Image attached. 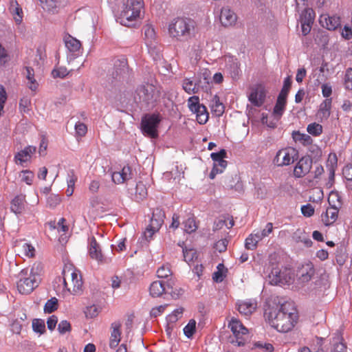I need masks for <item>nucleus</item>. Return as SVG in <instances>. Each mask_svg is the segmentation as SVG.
I'll use <instances>...</instances> for the list:
<instances>
[{
    "mask_svg": "<svg viewBox=\"0 0 352 352\" xmlns=\"http://www.w3.org/2000/svg\"><path fill=\"white\" fill-rule=\"evenodd\" d=\"M165 217L164 210L156 208L153 212L150 223L155 229H160L164 223Z\"/></svg>",
    "mask_w": 352,
    "mask_h": 352,
    "instance_id": "nucleus-27",
    "label": "nucleus"
},
{
    "mask_svg": "<svg viewBox=\"0 0 352 352\" xmlns=\"http://www.w3.org/2000/svg\"><path fill=\"white\" fill-rule=\"evenodd\" d=\"M89 254L92 259L97 261L99 263L106 262V258L102 254L101 248L95 237H91L89 245Z\"/></svg>",
    "mask_w": 352,
    "mask_h": 352,
    "instance_id": "nucleus-15",
    "label": "nucleus"
},
{
    "mask_svg": "<svg viewBox=\"0 0 352 352\" xmlns=\"http://www.w3.org/2000/svg\"><path fill=\"white\" fill-rule=\"evenodd\" d=\"M25 195H16L11 201L10 209L15 214H21L25 208Z\"/></svg>",
    "mask_w": 352,
    "mask_h": 352,
    "instance_id": "nucleus-26",
    "label": "nucleus"
},
{
    "mask_svg": "<svg viewBox=\"0 0 352 352\" xmlns=\"http://www.w3.org/2000/svg\"><path fill=\"white\" fill-rule=\"evenodd\" d=\"M213 104L212 105V111L216 114L217 116H221L224 112V106L219 102V98L215 96L213 100Z\"/></svg>",
    "mask_w": 352,
    "mask_h": 352,
    "instance_id": "nucleus-46",
    "label": "nucleus"
},
{
    "mask_svg": "<svg viewBox=\"0 0 352 352\" xmlns=\"http://www.w3.org/2000/svg\"><path fill=\"white\" fill-rule=\"evenodd\" d=\"M165 289L164 284L160 280L153 281L149 287L151 296L155 298L162 296L164 293Z\"/></svg>",
    "mask_w": 352,
    "mask_h": 352,
    "instance_id": "nucleus-30",
    "label": "nucleus"
},
{
    "mask_svg": "<svg viewBox=\"0 0 352 352\" xmlns=\"http://www.w3.org/2000/svg\"><path fill=\"white\" fill-rule=\"evenodd\" d=\"M237 16L236 14L228 7H225L221 9L220 21L223 26L228 27L234 25Z\"/></svg>",
    "mask_w": 352,
    "mask_h": 352,
    "instance_id": "nucleus-20",
    "label": "nucleus"
},
{
    "mask_svg": "<svg viewBox=\"0 0 352 352\" xmlns=\"http://www.w3.org/2000/svg\"><path fill=\"white\" fill-rule=\"evenodd\" d=\"M314 41L318 45L325 47L328 45L329 39L326 32L318 31L315 36Z\"/></svg>",
    "mask_w": 352,
    "mask_h": 352,
    "instance_id": "nucleus-34",
    "label": "nucleus"
},
{
    "mask_svg": "<svg viewBox=\"0 0 352 352\" xmlns=\"http://www.w3.org/2000/svg\"><path fill=\"white\" fill-rule=\"evenodd\" d=\"M286 299L283 296H272L265 308V320L279 332L286 331L285 305Z\"/></svg>",
    "mask_w": 352,
    "mask_h": 352,
    "instance_id": "nucleus-1",
    "label": "nucleus"
},
{
    "mask_svg": "<svg viewBox=\"0 0 352 352\" xmlns=\"http://www.w3.org/2000/svg\"><path fill=\"white\" fill-rule=\"evenodd\" d=\"M268 278L270 283L273 285L283 286L286 283V276L278 267L272 268Z\"/></svg>",
    "mask_w": 352,
    "mask_h": 352,
    "instance_id": "nucleus-21",
    "label": "nucleus"
},
{
    "mask_svg": "<svg viewBox=\"0 0 352 352\" xmlns=\"http://www.w3.org/2000/svg\"><path fill=\"white\" fill-rule=\"evenodd\" d=\"M36 151V146H28L14 155V161L16 164L24 166L25 163L30 162L32 155H34Z\"/></svg>",
    "mask_w": 352,
    "mask_h": 352,
    "instance_id": "nucleus-13",
    "label": "nucleus"
},
{
    "mask_svg": "<svg viewBox=\"0 0 352 352\" xmlns=\"http://www.w3.org/2000/svg\"><path fill=\"white\" fill-rule=\"evenodd\" d=\"M60 197L58 195H50L47 199V204L50 207H55L60 204Z\"/></svg>",
    "mask_w": 352,
    "mask_h": 352,
    "instance_id": "nucleus-60",
    "label": "nucleus"
},
{
    "mask_svg": "<svg viewBox=\"0 0 352 352\" xmlns=\"http://www.w3.org/2000/svg\"><path fill=\"white\" fill-rule=\"evenodd\" d=\"M265 97L264 88L261 85L253 88L250 96V101L255 106H261Z\"/></svg>",
    "mask_w": 352,
    "mask_h": 352,
    "instance_id": "nucleus-22",
    "label": "nucleus"
},
{
    "mask_svg": "<svg viewBox=\"0 0 352 352\" xmlns=\"http://www.w3.org/2000/svg\"><path fill=\"white\" fill-rule=\"evenodd\" d=\"M148 195V190L146 185L142 182L137 183L135 192L133 194V199L137 202L144 200Z\"/></svg>",
    "mask_w": 352,
    "mask_h": 352,
    "instance_id": "nucleus-28",
    "label": "nucleus"
},
{
    "mask_svg": "<svg viewBox=\"0 0 352 352\" xmlns=\"http://www.w3.org/2000/svg\"><path fill=\"white\" fill-rule=\"evenodd\" d=\"M273 163L277 166H283L286 164V148H282L277 152Z\"/></svg>",
    "mask_w": 352,
    "mask_h": 352,
    "instance_id": "nucleus-36",
    "label": "nucleus"
},
{
    "mask_svg": "<svg viewBox=\"0 0 352 352\" xmlns=\"http://www.w3.org/2000/svg\"><path fill=\"white\" fill-rule=\"evenodd\" d=\"M286 102V78L283 82V88L277 99V102L274 108L273 116L278 119L283 113L284 106Z\"/></svg>",
    "mask_w": 352,
    "mask_h": 352,
    "instance_id": "nucleus-17",
    "label": "nucleus"
},
{
    "mask_svg": "<svg viewBox=\"0 0 352 352\" xmlns=\"http://www.w3.org/2000/svg\"><path fill=\"white\" fill-rule=\"evenodd\" d=\"M168 305H160L151 309L150 314L152 317H157L161 315L167 307Z\"/></svg>",
    "mask_w": 352,
    "mask_h": 352,
    "instance_id": "nucleus-56",
    "label": "nucleus"
},
{
    "mask_svg": "<svg viewBox=\"0 0 352 352\" xmlns=\"http://www.w3.org/2000/svg\"><path fill=\"white\" fill-rule=\"evenodd\" d=\"M140 102L150 103L154 100L155 88L151 84H146L140 86L136 91Z\"/></svg>",
    "mask_w": 352,
    "mask_h": 352,
    "instance_id": "nucleus-10",
    "label": "nucleus"
},
{
    "mask_svg": "<svg viewBox=\"0 0 352 352\" xmlns=\"http://www.w3.org/2000/svg\"><path fill=\"white\" fill-rule=\"evenodd\" d=\"M287 320L289 322V324L287 323V332H289L295 327L299 321L298 312L293 304L291 311L287 312Z\"/></svg>",
    "mask_w": 352,
    "mask_h": 352,
    "instance_id": "nucleus-31",
    "label": "nucleus"
},
{
    "mask_svg": "<svg viewBox=\"0 0 352 352\" xmlns=\"http://www.w3.org/2000/svg\"><path fill=\"white\" fill-rule=\"evenodd\" d=\"M182 87L184 90L189 94H195L198 91L196 84H195L190 78H185L184 80Z\"/></svg>",
    "mask_w": 352,
    "mask_h": 352,
    "instance_id": "nucleus-37",
    "label": "nucleus"
},
{
    "mask_svg": "<svg viewBox=\"0 0 352 352\" xmlns=\"http://www.w3.org/2000/svg\"><path fill=\"white\" fill-rule=\"evenodd\" d=\"M78 179L77 176L75 174L74 170H71L68 172L67 178V184L68 186L74 187L75 184Z\"/></svg>",
    "mask_w": 352,
    "mask_h": 352,
    "instance_id": "nucleus-57",
    "label": "nucleus"
},
{
    "mask_svg": "<svg viewBox=\"0 0 352 352\" xmlns=\"http://www.w3.org/2000/svg\"><path fill=\"white\" fill-rule=\"evenodd\" d=\"M307 129L309 134L315 136H317L322 133V125L316 122L309 124Z\"/></svg>",
    "mask_w": 352,
    "mask_h": 352,
    "instance_id": "nucleus-51",
    "label": "nucleus"
},
{
    "mask_svg": "<svg viewBox=\"0 0 352 352\" xmlns=\"http://www.w3.org/2000/svg\"><path fill=\"white\" fill-rule=\"evenodd\" d=\"M172 274V272L169 265H163L157 270V276L158 278H166Z\"/></svg>",
    "mask_w": 352,
    "mask_h": 352,
    "instance_id": "nucleus-49",
    "label": "nucleus"
},
{
    "mask_svg": "<svg viewBox=\"0 0 352 352\" xmlns=\"http://www.w3.org/2000/svg\"><path fill=\"white\" fill-rule=\"evenodd\" d=\"M188 107L189 109L196 114L197 122L200 124L206 123L208 120L209 114L206 107L199 102V98L193 96L188 99Z\"/></svg>",
    "mask_w": 352,
    "mask_h": 352,
    "instance_id": "nucleus-8",
    "label": "nucleus"
},
{
    "mask_svg": "<svg viewBox=\"0 0 352 352\" xmlns=\"http://www.w3.org/2000/svg\"><path fill=\"white\" fill-rule=\"evenodd\" d=\"M226 69L229 72L232 78H236L240 72L239 63L233 56L226 57Z\"/></svg>",
    "mask_w": 352,
    "mask_h": 352,
    "instance_id": "nucleus-24",
    "label": "nucleus"
},
{
    "mask_svg": "<svg viewBox=\"0 0 352 352\" xmlns=\"http://www.w3.org/2000/svg\"><path fill=\"white\" fill-rule=\"evenodd\" d=\"M184 231L187 233H192L196 231L197 226L195 220L192 217H189L184 223Z\"/></svg>",
    "mask_w": 352,
    "mask_h": 352,
    "instance_id": "nucleus-41",
    "label": "nucleus"
},
{
    "mask_svg": "<svg viewBox=\"0 0 352 352\" xmlns=\"http://www.w3.org/2000/svg\"><path fill=\"white\" fill-rule=\"evenodd\" d=\"M194 30V22L190 19L177 17L171 20L168 25V34L177 41L188 40Z\"/></svg>",
    "mask_w": 352,
    "mask_h": 352,
    "instance_id": "nucleus-2",
    "label": "nucleus"
},
{
    "mask_svg": "<svg viewBox=\"0 0 352 352\" xmlns=\"http://www.w3.org/2000/svg\"><path fill=\"white\" fill-rule=\"evenodd\" d=\"M19 177L22 182L28 185H32L34 179V173L29 170H23L21 172Z\"/></svg>",
    "mask_w": 352,
    "mask_h": 352,
    "instance_id": "nucleus-39",
    "label": "nucleus"
},
{
    "mask_svg": "<svg viewBox=\"0 0 352 352\" xmlns=\"http://www.w3.org/2000/svg\"><path fill=\"white\" fill-rule=\"evenodd\" d=\"M162 120L159 113L145 114L141 120V130L143 134L151 138L158 137V126Z\"/></svg>",
    "mask_w": 352,
    "mask_h": 352,
    "instance_id": "nucleus-6",
    "label": "nucleus"
},
{
    "mask_svg": "<svg viewBox=\"0 0 352 352\" xmlns=\"http://www.w3.org/2000/svg\"><path fill=\"white\" fill-rule=\"evenodd\" d=\"M328 202L331 207H333V204L341 202L340 197L337 192H331L328 197Z\"/></svg>",
    "mask_w": 352,
    "mask_h": 352,
    "instance_id": "nucleus-63",
    "label": "nucleus"
},
{
    "mask_svg": "<svg viewBox=\"0 0 352 352\" xmlns=\"http://www.w3.org/2000/svg\"><path fill=\"white\" fill-rule=\"evenodd\" d=\"M258 302L256 299L249 298L238 300L236 302L237 310L241 315L250 316L256 310Z\"/></svg>",
    "mask_w": 352,
    "mask_h": 352,
    "instance_id": "nucleus-11",
    "label": "nucleus"
},
{
    "mask_svg": "<svg viewBox=\"0 0 352 352\" xmlns=\"http://www.w3.org/2000/svg\"><path fill=\"white\" fill-rule=\"evenodd\" d=\"M210 157L214 161V165L210 173V178L214 179L216 175L223 173L226 168L228 162L224 159L227 157V153L225 149H221L217 153H212Z\"/></svg>",
    "mask_w": 352,
    "mask_h": 352,
    "instance_id": "nucleus-9",
    "label": "nucleus"
},
{
    "mask_svg": "<svg viewBox=\"0 0 352 352\" xmlns=\"http://www.w3.org/2000/svg\"><path fill=\"white\" fill-rule=\"evenodd\" d=\"M320 23L329 30H335L340 26V19L336 16L323 14L320 16Z\"/></svg>",
    "mask_w": 352,
    "mask_h": 352,
    "instance_id": "nucleus-19",
    "label": "nucleus"
},
{
    "mask_svg": "<svg viewBox=\"0 0 352 352\" xmlns=\"http://www.w3.org/2000/svg\"><path fill=\"white\" fill-rule=\"evenodd\" d=\"M26 70V78L28 80V87L32 91H36L38 87V83L34 79V69L31 67H27L25 68Z\"/></svg>",
    "mask_w": 352,
    "mask_h": 352,
    "instance_id": "nucleus-33",
    "label": "nucleus"
},
{
    "mask_svg": "<svg viewBox=\"0 0 352 352\" xmlns=\"http://www.w3.org/2000/svg\"><path fill=\"white\" fill-rule=\"evenodd\" d=\"M217 270L214 272L212 275V279L216 283H221L225 277L226 276L227 270H225V267L223 264L219 263L217 265Z\"/></svg>",
    "mask_w": 352,
    "mask_h": 352,
    "instance_id": "nucleus-35",
    "label": "nucleus"
},
{
    "mask_svg": "<svg viewBox=\"0 0 352 352\" xmlns=\"http://www.w3.org/2000/svg\"><path fill=\"white\" fill-rule=\"evenodd\" d=\"M144 8L143 0H126L120 14V23L130 27L140 18L141 11Z\"/></svg>",
    "mask_w": 352,
    "mask_h": 352,
    "instance_id": "nucleus-4",
    "label": "nucleus"
},
{
    "mask_svg": "<svg viewBox=\"0 0 352 352\" xmlns=\"http://www.w3.org/2000/svg\"><path fill=\"white\" fill-rule=\"evenodd\" d=\"M235 340L232 342H236L238 346H243L246 340L249 338L248 329L242 324V322L237 318H232L228 324Z\"/></svg>",
    "mask_w": 352,
    "mask_h": 352,
    "instance_id": "nucleus-7",
    "label": "nucleus"
},
{
    "mask_svg": "<svg viewBox=\"0 0 352 352\" xmlns=\"http://www.w3.org/2000/svg\"><path fill=\"white\" fill-rule=\"evenodd\" d=\"M144 35L146 43L149 45H151L152 42L155 40V32L151 25L144 26Z\"/></svg>",
    "mask_w": 352,
    "mask_h": 352,
    "instance_id": "nucleus-43",
    "label": "nucleus"
},
{
    "mask_svg": "<svg viewBox=\"0 0 352 352\" xmlns=\"http://www.w3.org/2000/svg\"><path fill=\"white\" fill-rule=\"evenodd\" d=\"M75 136L78 140L84 137L87 132V127L86 124L81 122H76L75 124Z\"/></svg>",
    "mask_w": 352,
    "mask_h": 352,
    "instance_id": "nucleus-42",
    "label": "nucleus"
},
{
    "mask_svg": "<svg viewBox=\"0 0 352 352\" xmlns=\"http://www.w3.org/2000/svg\"><path fill=\"white\" fill-rule=\"evenodd\" d=\"M301 211L304 216L308 217H311L314 214V208L309 204L302 206Z\"/></svg>",
    "mask_w": 352,
    "mask_h": 352,
    "instance_id": "nucleus-61",
    "label": "nucleus"
},
{
    "mask_svg": "<svg viewBox=\"0 0 352 352\" xmlns=\"http://www.w3.org/2000/svg\"><path fill=\"white\" fill-rule=\"evenodd\" d=\"M315 274V270L311 263H307L299 267L296 270L295 276H292L291 273H289V278H287V286L291 284L295 283L296 285L292 287V289H298L302 286L305 283L309 282Z\"/></svg>",
    "mask_w": 352,
    "mask_h": 352,
    "instance_id": "nucleus-5",
    "label": "nucleus"
},
{
    "mask_svg": "<svg viewBox=\"0 0 352 352\" xmlns=\"http://www.w3.org/2000/svg\"><path fill=\"white\" fill-rule=\"evenodd\" d=\"M58 309V300L56 298H52L48 300L45 306L44 311L50 314Z\"/></svg>",
    "mask_w": 352,
    "mask_h": 352,
    "instance_id": "nucleus-47",
    "label": "nucleus"
},
{
    "mask_svg": "<svg viewBox=\"0 0 352 352\" xmlns=\"http://www.w3.org/2000/svg\"><path fill=\"white\" fill-rule=\"evenodd\" d=\"M131 168L126 165L120 171H115L111 175V179L114 184H121L132 178Z\"/></svg>",
    "mask_w": 352,
    "mask_h": 352,
    "instance_id": "nucleus-16",
    "label": "nucleus"
},
{
    "mask_svg": "<svg viewBox=\"0 0 352 352\" xmlns=\"http://www.w3.org/2000/svg\"><path fill=\"white\" fill-rule=\"evenodd\" d=\"M272 230L273 224L272 223H268L263 230L255 231V236L261 241L263 238L267 236L270 233H272Z\"/></svg>",
    "mask_w": 352,
    "mask_h": 352,
    "instance_id": "nucleus-45",
    "label": "nucleus"
},
{
    "mask_svg": "<svg viewBox=\"0 0 352 352\" xmlns=\"http://www.w3.org/2000/svg\"><path fill=\"white\" fill-rule=\"evenodd\" d=\"M260 241V239L255 236V231L250 234L245 239V246L248 250H254L257 246V243Z\"/></svg>",
    "mask_w": 352,
    "mask_h": 352,
    "instance_id": "nucleus-38",
    "label": "nucleus"
},
{
    "mask_svg": "<svg viewBox=\"0 0 352 352\" xmlns=\"http://www.w3.org/2000/svg\"><path fill=\"white\" fill-rule=\"evenodd\" d=\"M183 254L184 261L187 263H190L193 261L194 258H197V253L195 250H184L183 249Z\"/></svg>",
    "mask_w": 352,
    "mask_h": 352,
    "instance_id": "nucleus-54",
    "label": "nucleus"
},
{
    "mask_svg": "<svg viewBox=\"0 0 352 352\" xmlns=\"http://www.w3.org/2000/svg\"><path fill=\"white\" fill-rule=\"evenodd\" d=\"M8 10L16 23L20 24L23 21V12L18 1L16 0H10Z\"/></svg>",
    "mask_w": 352,
    "mask_h": 352,
    "instance_id": "nucleus-25",
    "label": "nucleus"
},
{
    "mask_svg": "<svg viewBox=\"0 0 352 352\" xmlns=\"http://www.w3.org/2000/svg\"><path fill=\"white\" fill-rule=\"evenodd\" d=\"M344 177L349 181H352V164L346 165L342 170Z\"/></svg>",
    "mask_w": 352,
    "mask_h": 352,
    "instance_id": "nucleus-64",
    "label": "nucleus"
},
{
    "mask_svg": "<svg viewBox=\"0 0 352 352\" xmlns=\"http://www.w3.org/2000/svg\"><path fill=\"white\" fill-rule=\"evenodd\" d=\"M331 106V99L327 98L320 105L319 113H322V116L328 118L330 115V109Z\"/></svg>",
    "mask_w": 352,
    "mask_h": 352,
    "instance_id": "nucleus-44",
    "label": "nucleus"
},
{
    "mask_svg": "<svg viewBox=\"0 0 352 352\" xmlns=\"http://www.w3.org/2000/svg\"><path fill=\"white\" fill-rule=\"evenodd\" d=\"M314 12L312 9L305 10L300 15V23L312 25L314 21Z\"/></svg>",
    "mask_w": 352,
    "mask_h": 352,
    "instance_id": "nucleus-32",
    "label": "nucleus"
},
{
    "mask_svg": "<svg viewBox=\"0 0 352 352\" xmlns=\"http://www.w3.org/2000/svg\"><path fill=\"white\" fill-rule=\"evenodd\" d=\"M31 99L28 96H23L19 102V110L21 112L28 113L30 110Z\"/></svg>",
    "mask_w": 352,
    "mask_h": 352,
    "instance_id": "nucleus-48",
    "label": "nucleus"
},
{
    "mask_svg": "<svg viewBox=\"0 0 352 352\" xmlns=\"http://www.w3.org/2000/svg\"><path fill=\"white\" fill-rule=\"evenodd\" d=\"M228 243L227 239H221L215 243L214 248L219 252H223L227 250Z\"/></svg>",
    "mask_w": 352,
    "mask_h": 352,
    "instance_id": "nucleus-59",
    "label": "nucleus"
},
{
    "mask_svg": "<svg viewBox=\"0 0 352 352\" xmlns=\"http://www.w3.org/2000/svg\"><path fill=\"white\" fill-rule=\"evenodd\" d=\"M196 331V321L194 319L189 320L188 323L184 328V335L190 338Z\"/></svg>",
    "mask_w": 352,
    "mask_h": 352,
    "instance_id": "nucleus-40",
    "label": "nucleus"
},
{
    "mask_svg": "<svg viewBox=\"0 0 352 352\" xmlns=\"http://www.w3.org/2000/svg\"><path fill=\"white\" fill-rule=\"evenodd\" d=\"M121 323L120 322H114L111 324V337L109 340V346L111 348H116L121 339Z\"/></svg>",
    "mask_w": 352,
    "mask_h": 352,
    "instance_id": "nucleus-23",
    "label": "nucleus"
},
{
    "mask_svg": "<svg viewBox=\"0 0 352 352\" xmlns=\"http://www.w3.org/2000/svg\"><path fill=\"white\" fill-rule=\"evenodd\" d=\"M69 72L66 67H59L54 69L52 72V75L54 78H63L68 75Z\"/></svg>",
    "mask_w": 352,
    "mask_h": 352,
    "instance_id": "nucleus-53",
    "label": "nucleus"
},
{
    "mask_svg": "<svg viewBox=\"0 0 352 352\" xmlns=\"http://www.w3.org/2000/svg\"><path fill=\"white\" fill-rule=\"evenodd\" d=\"M65 47L69 52H77L80 51L81 48L80 42L76 38L68 35L64 38Z\"/></svg>",
    "mask_w": 352,
    "mask_h": 352,
    "instance_id": "nucleus-29",
    "label": "nucleus"
},
{
    "mask_svg": "<svg viewBox=\"0 0 352 352\" xmlns=\"http://www.w3.org/2000/svg\"><path fill=\"white\" fill-rule=\"evenodd\" d=\"M160 229H155L152 224L150 223V224L148 226V227L146 229V231L144 232V234L145 238L147 240H149L152 238L153 235L159 230Z\"/></svg>",
    "mask_w": 352,
    "mask_h": 352,
    "instance_id": "nucleus-62",
    "label": "nucleus"
},
{
    "mask_svg": "<svg viewBox=\"0 0 352 352\" xmlns=\"http://www.w3.org/2000/svg\"><path fill=\"white\" fill-rule=\"evenodd\" d=\"M344 85L347 89H352V69H349L346 71L344 78Z\"/></svg>",
    "mask_w": 352,
    "mask_h": 352,
    "instance_id": "nucleus-58",
    "label": "nucleus"
},
{
    "mask_svg": "<svg viewBox=\"0 0 352 352\" xmlns=\"http://www.w3.org/2000/svg\"><path fill=\"white\" fill-rule=\"evenodd\" d=\"M33 330L39 333H43L45 331V322L41 319H34L32 321Z\"/></svg>",
    "mask_w": 352,
    "mask_h": 352,
    "instance_id": "nucleus-52",
    "label": "nucleus"
},
{
    "mask_svg": "<svg viewBox=\"0 0 352 352\" xmlns=\"http://www.w3.org/2000/svg\"><path fill=\"white\" fill-rule=\"evenodd\" d=\"M341 206V202H338L337 204H333V207L327 208L326 212L322 214V221L325 226L331 225L336 221L338 210Z\"/></svg>",
    "mask_w": 352,
    "mask_h": 352,
    "instance_id": "nucleus-18",
    "label": "nucleus"
},
{
    "mask_svg": "<svg viewBox=\"0 0 352 352\" xmlns=\"http://www.w3.org/2000/svg\"><path fill=\"white\" fill-rule=\"evenodd\" d=\"M62 274L64 286L68 292L77 294L82 291L83 282L80 272L73 264H65Z\"/></svg>",
    "mask_w": 352,
    "mask_h": 352,
    "instance_id": "nucleus-3",
    "label": "nucleus"
},
{
    "mask_svg": "<svg viewBox=\"0 0 352 352\" xmlns=\"http://www.w3.org/2000/svg\"><path fill=\"white\" fill-rule=\"evenodd\" d=\"M22 254L29 258L34 257L35 255V249L30 243H23L21 245Z\"/></svg>",
    "mask_w": 352,
    "mask_h": 352,
    "instance_id": "nucleus-50",
    "label": "nucleus"
},
{
    "mask_svg": "<svg viewBox=\"0 0 352 352\" xmlns=\"http://www.w3.org/2000/svg\"><path fill=\"white\" fill-rule=\"evenodd\" d=\"M58 330L61 334H64L66 332L70 331V323L67 320H62L58 325Z\"/></svg>",
    "mask_w": 352,
    "mask_h": 352,
    "instance_id": "nucleus-55",
    "label": "nucleus"
},
{
    "mask_svg": "<svg viewBox=\"0 0 352 352\" xmlns=\"http://www.w3.org/2000/svg\"><path fill=\"white\" fill-rule=\"evenodd\" d=\"M312 160L311 157H302L294 168V176L297 178L302 177L309 172Z\"/></svg>",
    "mask_w": 352,
    "mask_h": 352,
    "instance_id": "nucleus-12",
    "label": "nucleus"
},
{
    "mask_svg": "<svg viewBox=\"0 0 352 352\" xmlns=\"http://www.w3.org/2000/svg\"><path fill=\"white\" fill-rule=\"evenodd\" d=\"M36 287H37V282L33 274H30L27 278H21L17 283V289L22 294H30Z\"/></svg>",
    "mask_w": 352,
    "mask_h": 352,
    "instance_id": "nucleus-14",
    "label": "nucleus"
}]
</instances>
